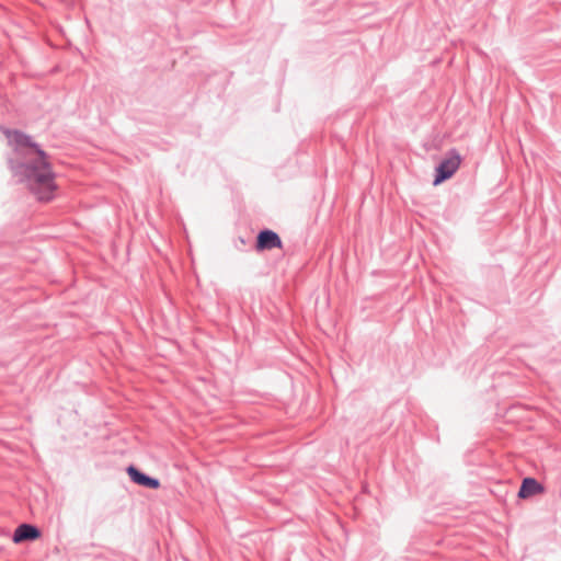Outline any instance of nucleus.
I'll return each mask as SVG.
<instances>
[{
  "label": "nucleus",
  "instance_id": "1",
  "mask_svg": "<svg viewBox=\"0 0 561 561\" xmlns=\"http://www.w3.org/2000/svg\"><path fill=\"white\" fill-rule=\"evenodd\" d=\"M7 137L10 144L19 149L26 150L20 170L27 180L32 192L42 202L51 201L57 191V185L55 183V174L46 161L45 153L37 149L26 135L20 131H9Z\"/></svg>",
  "mask_w": 561,
  "mask_h": 561
},
{
  "label": "nucleus",
  "instance_id": "2",
  "mask_svg": "<svg viewBox=\"0 0 561 561\" xmlns=\"http://www.w3.org/2000/svg\"><path fill=\"white\" fill-rule=\"evenodd\" d=\"M460 162L461 159L457 153H451L450 157L443 160L440 164L436 168V178L433 184L439 185L445 180L451 178L454 173L458 170Z\"/></svg>",
  "mask_w": 561,
  "mask_h": 561
},
{
  "label": "nucleus",
  "instance_id": "3",
  "mask_svg": "<svg viewBox=\"0 0 561 561\" xmlns=\"http://www.w3.org/2000/svg\"><path fill=\"white\" fill-rule=\"evenodd\" d=\"M283 247V242L279 236L272 230H263L259 233L256 238V250L265 251L272 249H280Z\"/></svg>",
  "mask_w": 561,
  "mask_h": 561
},
{
  "label": "nucleus",
  "instance_id": "4",
  "mask_svg": "<svg viewBox=\"0 0 561 561\" xmlns=\"http://www.w3.org/2000/svg\"><path fill=\"white\" fill-rule=\"evenodd\" d=\"M41 538V531L37 527L31 524H21L15 529L12 541L14 543H21L24 541H33Z\"/></svg>",
  "mask_w": 561,
  "mask_h": 561
},
{
  "label": "nucleus",
  "instance_id": "5",
  "mask_svg": "<svg viewBox=\"0 0 561 561\" xmlns=\"http://www.w3.org/2000/svg\"><path fill=\"white\" fill-rule=\"evenodd\" d=\"M127 473L130 479L139 485H144L150 489H158L160 486L159 480L147 477L133 466L127 468Z\"/></svg>",
  "mask_w": 561,
  "mask_h": 561
},
{
  "label": "nucleus",
  "instance_id": "6",
  "mask_svg": "<svg viewBox=\"0 0 561 561\" xmlns=\"http://www.w3.org/2000/svg\"><path fill=\"white\" fill-rule=\"evenodd\" d=\"M541 491H542L541 485L535 479L526 478V479H524V481L522 483V486L518 492V496L520 499H526V497L531 496Z\"/></svg>",
  "mask_w": 561,
  "mask_h": 561
}]
</instances>
